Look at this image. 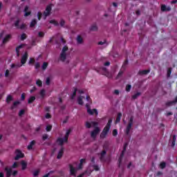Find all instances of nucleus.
Masks as SVG:
<instances>
[{"mask_svg": "<svg viewBox=\"0 0 177 177\" xmlns=\"http://www.w3.org/2000/svg\"><path fill=\"white\" fill-rule=\"evenodd\" d=\"M113 123V118H110L108 120V122L105 127L103 129L102 132L101 133L100 138L101 139H104L106 136H107V133H109V131H110V128H111V124Z\"/></svg>", "mask_w": 177, "mask_h": 177, "instance_id": "obj_1", "label": "nucleus"}, {"mask_svg": "<svg viewBox=\"0 0 177 177\" xmlns=\"http://www.w3.org/2000/svg\"><path fill=\"white\" fill-rule=\"evenodd\" d=\"M70 133H71V129L67 130L64 138H58L57 139V143H59V146H63L64 142L67 143V142H68V136H70Z\"/></svg>", "mask_w": 177, "mask_h": 177, "instance_id": "obj_2", "label": "nucleus"}, {"mask_svg": "<svg viewBox=\"0 0 177 177\" xmlns=\"http://www.w3.org/2000/svg\"><path fill=\"white\" fill-rule=\"evenodd\" d=\"M86 107L87 109V113L90 115H93L94 114H95V115H97V114H99V113L97 112V109H91V104L88 103L86 104Z\"/></svg>", "mask_w": 177, "mask_h": 177, "instance_id": "obj_3", "label": "nucleus"}, {"mask_svg": "<svg viewBox=\"0 0 177 177\" xmlns=\"http://www.w3.org/2000/svg\"><path fill=\"white\" fill-rule=\"evenodd\" d=\"M127 147H128V143L125 142L124 147H123V150L122 151V153L120 154V156L118 159V167L120 168V167H121V162H122V158L124 157V154H125V151H127Z\"/></svg>", "mask_w": 177, "mask_h": 177, "instance_id": "obj_4", "label": "nucleus"}, {"mask_svg": "<svg viewBox=\"0 0 177 177\" xmlns=\"http://www.w3.org/2000/svg\"><path fill=\"white\" fill-rule=\"evenodd\" d=\"M100 133V129L97 127H95L94 130L91 131V138H93V139H96V136H97V135H99Z\"/></svg>", "mask_w": 177, "mask_h": 177, "instance_id": "obj_5", "label": "nucleus"}, {"mask_svg": "<svg viewBox=\"0 0 177 177\" xmlns=\"http://www.w3.org/2000/svg\"><path fill=\"white\" fill-rule=\"evenodd\" d=\"M132 124H133V117H131L129 121V124L126 129V133L129 135V132H131V129L132 128Z\"/></svg>", "mask_w": 177, "mask_h": 177, "instance_id": "obj_6", "label": "nucleus"}, {"mask_svg": "<svg viewBox=\"0 0 177 177\" xmlns=\"http://www.w3.org/2000/svg\"><path fill=\"white\" fill-rule=\"evenodd\" d=\"M19 24H20V19H17L14 23L15 27H16V28L18 30H24V28H26V24H22L21 26Z\"/></svg>", "mask_w": 177, "mask_h": 177, "instance_id": "obj_7", "label": "nucleus"}, {"mask_svg": "<svg viewBox=\"0 0 177 177\" xmlns=\"http://www.w3.org/2000/svg\"><path fill=\"white\" fill-rule=\"evenodd\" d=\"M16 156L15 157V160H20V158H24V153L21 152L20 149H17L15 151Z\"/></svg>", "mask_w": 177, "mask_h": 177, "instance_id": "obj_8", "label": "nucleus"}, {"mask_svg": "<svg viewBox=\"0 0 177 177\" xmlns=\"http://www.w3.org/2000/svg\"><path fill=\"white\" fill-rule=\"evenodd\" d=\"M28 59V53L25 52L21 58V65L23 66L27 63V59Z\"/></svg>", "mask_w": 177, "mask_h": 177, "instance_id": "obj_9", "label": "nucleus"}, {"mask_svg": "<svg viewBox=\"0 0 177 177\" xmlns=\"http://www.w3.org/2000/svg\"><path fill=\"white\" fill-rule=\"evenodd\" d=\"M106 154H107V151L105 149L102 151L100 153V161H101V162H104L106 161V159L104 158V157H106Z\"/></svg>", "mask_w": 177, "mask_h": 177, "instance_id": "obj_10", "label": "nucleus"}, {"mask_svg": "<svg viewBox=\"0 0 177 177\" xmlns=\"http://www.w3.org/2000/svg\"><path fill=\"white\" fill-rule=\"evenodd\" d=\"M69 169H70V174L72 176H75L76 174H77V171H78L77 169V168L74 167V166H73V165L69 164Z\"/></svg>", "mask_w": 177, "mask_h": 177, "instance_id": "obj_11", "label": "nucleus"}, {"mask_svg": "<svg viewBox=\"0 0 177 177\" xmlns=\"http://www.w3.org/2000/svg\"><path fill=\"white\" fill-rule=\"evenodd\" d=\"M50 12H52V6L50 5H48L46 8V10L44 12L45 17H48V16L50 15Z\"/></svg>", "mask_w": 177, "mask_h": 177, "instance_id": "obj_12", "label": "nucleus"}, {"mask_svg": "<svg viewBox=\"0 0 177 177\" xmlns=\"http://www.w3.org/2000/svg\"><path fill=\"white\" fill-rule=\"evenodd\" d=\"M160 10L162 12H171V6H165V4H162L160 6Z\"/></svg>", "mask_w": 177, "mask_h": 177, "instance_id": "obj_13", "label": "nucleus"}, {"mask_svg": "<svg viewBox=\"0 0 177 177\" xmlns=\"http://www.w3.org/2000/svg\"><path fill=\"white\" fill-rule=\"evenodd\" d=\"M85 125L86 128H88L89 129L92 128V125H93V127H97L98 124L96 122H91V123L89 122H86Z\"/></svg>", "mask_w": 177, "mask_h": 177, "instance_id": "obj_14", "label": "nucleus"}, {"mask_svg": "<svg viewBox=\"0 0 177 177\" xmlns=\"http://www.w3.org/2000/svg\"><path fill=\"white\" fill-rule=\"evenodd\" d=\"M63 154H64V148L62 147L60 150L58 152V154L57 156V160H60L63 157Z\"/></svg>", "mask_w": 177, "mask_h": 177, "instance_id": "obj_15", "label": "nucleus"}, {"mask_svg": "<svg viewBox=\"0 0 177 177\" xmlns=\"http://www.w3.org/2000/svg\"><path fill=\"white\" fill-rule=\"evenodd\" d=\"M28 9H29V7L28 6H25V8H24V16L25 17H28V16H30V15H31V11H28Z\"/></svg>", "mask_w": 177, "mask_h": 177, "instance_id": "obj_16", "label": "nucleus"}, {"mask_svg": "<svg viewBox=\"0 0 177 177\" xmlns=\"http://www.w3.org/2000/svg\"><path fill=\"white\" fill-rule=\"evenodd\" d=\"M5 171L6 172V177L12 176V168L6 167Z\"/></svg>", "mask_w": 177, "mask_h": 177, "instance_id": "obj_17", "label": "nucleus"}, {"mask_svg": "<svg viewBox=\"0 0 177 177\" xmlns=\"http://www.w3.org/2000/svg\"><path fill=\"white\" fill-rule=\"evenodd\" d=\"M149 73H150V69L139 71L138 74L139 75H147Z\"/></svg>", "mask_w": 177, "mask_h": 177, "instance_id": "obj_18", "label": "nucleus"}, {"mask_svg": "<svg viewBox=\"0 0 177 177\" xmlns=\"http://www.w3.org/2000/svg\"><path fill=\"white\" fill-rule=\"evenodd\" d=\"M59 59L62 62H65L66 59H67V55L66 53H61L59 55Z\"/></svg>", "mask_w": 177, "mask_h": 177, "instance_id": "obj_19", "label": "nucleus"}, {"mask_svg": "<svg viewBox=\"0 0 177 177\" xmlns=\"http://www.w3.org/2000/svg\"><path fill=\"white\" fill-rule=\"evenodd\" d=\"M12 38V35H7L5 38L3 39V44H5L7 42H9L10 41V39Z\"/></svg>", "mask_w": 177, "mask_h": 177, "instance_id": "obj_20", "label": "nucleus"}, {"mask_svg": "<svg viewBox=\"0 0 177 177\" xmlns=\"http://www.w3.org/2000/svg\"><path fill=\"white\" fill-rule=\"evenodd\" d=\"M140 95H142V93H140V92H137L136 93L133 94L131 96V100H136V99H138V97H139V96H140Z\"/></svg>", "mask_w": 177, "mask_h": 177, "instance_id": "obj_21", "label": "nucleus"}, {"mask_svg": "<svg viewBox=\"0 0 177 177\" xmlns=\"http://www.w3.org/2000/svg\"><path fill=\"white\" fill-rule=\"evenodd\" d=\"M124 71H125V70H124V69H122V68H121L118 75L116 76V80H120V78H121V77H122V75L124 74Z\"/></svg>", "mask_w": 177, "mask_h": 177, "instance_id": "obj_22", "label": "nucleus"}, {"mask_svg": "<svg viewBox=\"0 0 177 177\" xmlns=\"http://www.w3.org/2000/svg\"><path fill=\"white\" fill-rule=\"evenodd\" d=\"M35 140H32L27 147L28 150H32V147L35 145Z\"/></svg>", "mask_w": 177, "mask_h": 177, "instance_id": "obj_23", "label": "nucleus"}, {"mask_svg": "<svg viewBox=\"0 0 177 177\" xmlns=\"http://www.w3.org/2000/svg\"><path fill=\"white\" fill-rule=\"evenodd\" d=\"M20 104V101H15L13 102L12 106H11V110H15Z\"/></svg>", "mask_w": 177, "mask_h": 177, "instance_id": "obj_24", "label": "nucleus"}, {"mask_svg": "<svg viewBox=\"0 0 177 177\" xmlns=\"http://www.w3.org/2000/svg\"><path fill=\"white\" fill-rule=\"evenodd\" d=\"M121 117H122V113L121 112H119L118 113L116 120H115V123L118 124V122H120L121 121Z\"/></svg>", "mask_w": 177, "mask_h": 177, "instance_id": "obj_25", "label": "nucleus"}, {"mask_svg": "<svg viewBox=\"0 0 177 177\" xmlns=\"http://www.w3.org/2000/svg\"><path fill=\"white\" fill-rule=\"evenodd\" d=\"M82 99H84V96H79L77 97V103L80 106H82V104H84V101L82 100Z\"/></svg>", "mask_w": 177, "mask_h": 177, "instance_id": "obj_26", "label": "nucleus"}, {"mask_svg": "<svg viewBox=\"0 0 177 177\" xmlns=\"http://www.w3.org/2000/svg\"><path fill=\"white\" fill-rule=\"evenodd\" d=\"M36 24H37V19H32L30 24V28H33V27H35Z\"/></svg>", "mask_w": 177, "mask_h": 177, "instance_id": "obj_27", "label": "nucleus"}, {"mask_svg": "<svg viewBox=\"0 0 177 177\" xmlns=\"http://www.w3.org/2000/svg\"><path fill=\"white\" fill-rule=\"evenodd\" d=\"M21 64H11V66H10V67H11V68H20V67H21Z\"/></svg>", "mask_w": 177, "mask_h": 177, "instance_id": "obj_28", "label": "nucleus"}, {"mask_svg": "<svg viewBox=\"0 0 177 177\" xmlns=\"http://www.w3.org/2000/svg\"><path fill=\"white\" fill-rule=\"evenodd\" d=\"M35 101V96H31L29 97L28 100V104H31V103L34 102Z\"/></svg>", "mask_w": 177, "mask_h": 177, "instance_id": "obj_29", "label": "nucleus"}, {"mask_svg": "<svg viewBox=\"0 0 177 177\" xmlns=\"http://www.w3.org/2000/svg\"><path fill=\"white\" fill-rule=\"evenodd\" d=\"M12 100H13V97H12V95H8L6 100V103L9 104V103L12 102Z\"/></svg>", "mask_w": 177, "mask_h": 177, "instance_id": "obj_30", "label": "nucleus"}, {"mask_svg": "<svg viewBox=\"0 0 177 177\" xmlns=\"http://www.w3.org/2000/svg\"><path fill=\"white\" fill-rule=\"evenodd\" d=\"M127 66H128V59H127L124 62V63H123V64L122 66V70H125L127 68Z\"/></svg>", "mask_w": 177, "mask_h": 177, "instance_id": "obj_31", "label": "nucleus"}, {"mask_svg": "<svg viewBox=\"0 0 177 177\" xmlns=\"http://www.w3.org/2000/svg\"><path fill=\"white\" fill-rule=\"evenodd\" d=\"M176 143V136H173V140L171 142V147H175V145Z\"/></svg>", "mask_w": 177, "mask_h": 177, "instance_id": "obj_32", "label": "nucleus"}, {"mask_svg": "<svg viewBox=\"0 0 177 177\" xmlns=\"http://www.w3.org/2000/svg\"><path fill=\"white\" fill-rule=\"evenodd\" d=\"M77 44H82L84 42V39H82V37L78 35L77 38Z\"/></svg>", "mask_w": 177, "mask_h": 177, "instance_id": "obj_33", "label": "nucleus"}, {"mask_svg": "<svg viewBox=\"0 0 177 177\" xmlns=\"http://www.w3.org/2000/svg\"><path fill=\"white\" fill-rule=\"evenodd\" d=\"M90 31H97V26H96L95 24L92 25L90 28Z\"/></svg>", "mask_w": 177, "mask_h": 177, "instance_id": "obj_34", "label": "nucleus"}, {"mask_svg": "<svg viewBox=\"0 0 177 177\" xmlns=\"http://www.w3.org/2000/svg\"><path fill=\"white\" fill-rule=\"evenodd\" d=\"M21 165H22V170L24 171V169L27 168V163L24 160H22Z\"/></svg>", "mask_w": 177, "mask_h": 177, "instance_id": "obj_35", "label": "nucleus"}, {"mask_svg": "<svg viewBox=\"0 0 177 177\" xmlns=\"http://www.w3.org/2000/svg\"><path fill=\"white\" fill-rule=\"evenodd\" d=\"M46 91L45 89H42L40 91V96L41 97L42 99H44V97H45V95H46Z\"/></svg>", "mask_w": 177, "mask_h": 177, "instance_id": "obj_36", "label": "nucleus"}, {"mask_svg": "<svg viewBox=\"0 0 177 177\" xmlns=\"http://www.w3.org/2000/svg\"><path fill=\"white\" fill-rule=\"evenodd\" d=\"M172 73V68H169L167 69V78H169L171 77V74Z\"/></svg>", "mask_w": 177, "mask_h": 177, "instance_id": "obj_37", "label": "nucleus"}, {"mask_svg": "<svg viewBox=\"0 0 177 177\" xmlns=\"http://www.w3.org/2000/svg\"><path fill=\"white\" fill-rule=\"evenodd\" d=\"M77 91H78V89H75V91H73V93L71 96V99L72 100H74V97H75V96H77Z\"/></svg>", "mask_w": 177, "mask_h": 177, "instance_id": "obj_38", "label": "nucleus"}, {"mask_svg": "<svg viewBox=\"0 0 177 177\" xmlns=\"http://www.w3.org/2000/svg\"><path fill=\"white\" fill-rule=\"evenodd\" d=\"M23 48V44H21L19 46H18L16 48V53H20V49H21Z\"/></svg>", "mask_w": 177, "mask_h": 177, "instance_id": "obj_39", "label": "nucleus"}, {"mask_svg": "<svg viewBox=\"0 0 177 177\" xmlns=\"http://www.w3.org/2000/svg\"><path fill=\"white\" fill-rule=\"evenodd\" d=\"M94 171H100V167H99V165H92Z\"/></svg>", "mask_w": 177, "mask_h": 177, "instance_id": "obj_40", "label": "nucleus"}, {"mask_svg": "<svg viewBox=\"0 0 177 177\" xmlns=\"http://www.w3.org/2000/svg\"><path fill=\"white\" fill-rule=\"evenodd\" d=\"M46 131L47 132H50L52 131V125L50 124L47 125L46 127Z\"/></svg>", "mask_w": 177, "mask_h": 177, "instance_id": "obj_41", "label": "nucleus"}, {"mask_svg": "<svg viewBox=\"0 0 177 177\" xmlns=\"http://www.w3.org/2000/svg\"><path fill=\"white\" fill-rule=\"evenodd\" d=\"M24 39H27V35L26 33H23L21 35V41H24Z\"/></svg>", "mask_w": 177, "mask_h": 177, "instance_id": "obj_42", "label": "nucleus"}, {"mask_svg": "<svg viewBox=\"0 0 177 177\" xmlns=\"http://www.w3.org/2000/svg\"><path fill=\"white\" fill-rule=\"evenodd\" d=\"M50 24H54V26H59V22H57L56 20H50Z\"/></svg>", "mask_w": 177, "mask_h": 177, "instance_id": "obj_43", "label": "nucleus"}, {"mask_svg": "<svg viewBox=\"0 0 177 177\" xmlns=\"http://www.w3.org/2000/svg\"><path fill=\"white\" fill-rule=\"evenodd\" d=\"M160 167L161 169H164V168H165V167H167V163H165V162H162L160 163Z\"/></svg>", "mask_w": 177, "mask_h": 177, "instance_id": "obj_44", "label": "nucleus"}, {"mask_svg": "<svg viewBox=\"0 0 177 177\" xmlns=\"http://www.w3.org/2000/svg\"><path fill=\"white\" fill-rule=\"evenodd\" d=\"M34 63H35V59L30 58V60L28 62V64L30 66V64H34Z\"/></svg>", "mask_w": 177, "mask_h": 177, "instance_id": "obj_45", "label": "nucleus"}, {"mask_svg": "<svg viewBox=\"0 0 177 177\" xmlns=\"http://www.w3.org/2000/svg\"><path fill=\"white\" fill-rule=\"evenodd\" d=\"M38 37H39V38H44V37H45V32H38Z\"/></svg>", "mask_w": 177, "mask_h": 177, "instance_id": "obj_46", "label": "nucleus"}, {"mask_svg": "<svg viewBox=\"0 0 177 177\" xmlns=\"http://www.w3.org/2000/svg\"><path fill=\"white\" fill-rule=\"evenodd\" d=\"M42 70H45L46 68H48V63L47 62H44L43 65L41 66Z\"/></svg>", "mask_w": 177, "mask_h": 177, "instance_id": "obj_47", "label": "nucleus"}, {"mask_svg": "<svg viewBox=\"0 0 177 177\" xmlns=\"http://www.w3.org/2000/svg\"><path fill=\"white\" fill-rule=\"evenodd\" d=\"M36 85H37V86H42V81H41V80H37L36 82Z\"/></svg>", "mask_w": 177, "mask_h": 177, "instance_id": "obj_48", "label": "nucleus"}, {"mask_svg": "<svg viewBox=\"0 0 177 177\" xmlns=\"http://www.w3.org/2000/svg\"><path fill=\"white\" fill-rule=\"evenodd\" d=\"M112 135L113 136H117V135H118V130L113 129L112 131Z\"/></svg>", "mask_w": 177, "mask_h": 177, "instance_id": "obj_49", "label": "nucleus"}, {"mask_svg": "<svg viewBox=\"0 0 177 177\" xmlns=\"http://www.w3.org/2000/svg\"><path fill=\"white\" fill-rule=\"evenodd\" d=\"M67 50H68V47H67V46H65L63 47L62 53H66V52H67Z\"/></svg>", "mask_w": 177, "mask_h": 177, "instance_id": "obj_50", "label": "nucleus"}, {"mask_svg": "<svg viewBox=\"0 0 177 177\" xmlns=\"http://www.w3.org/2000/svg\"><path fill=\"white\" fill-rule=\"evenodd\" d=\"M37 19H38V20H41V19H42V12H38Z\"/></svg>", "mask_w": 177, "mask_h": 177, "instance_id": "obj_51", "label": "nucleus"}, {"mask_svg": "<svg viewBox=\"0 0 177 177\" xmlns=\"http://www.w3.org/2000/svg\"><path fill=\"white\" fill-rule=\"evenodd\" d=\"M86 102H88V103H92V100L91 99V96H89V95H86Z\"/></svg>", "mask_w": 177, "mask_h": 177, "instance_id": "obj_52", "label": "nucleus"}, {"mask_svg": "<svg viewBox=\"0 0 177 177\" xmlns=\"http://www.w3.org/2000/svg\"><path fill=\"white\" fill-rule=\"evenodd\" d=\"M38 175H39V170H35L33 172V176L37 177V176H38Z\"/></svg>", "mask_w": 177, "mask_h": 177, "instance_id": "obj_53", "label": "nucleus"}, {"mask_svg": "<svg viewBox=\"0 0 177 177\" xmlns=\"http://www.w3.org/2000/svg\"><path fill=\"white\" fill-rule=\"evenodd\" d=\"M41 67V64H39V62H37L35 64V68L36 70H38V68H39Z\"/></svg>", "mask_w": 177, "mask_h": 177, "instance_id": "obj_54", "label": "nucleus"}, {"mask_svg": "<svg viewBox=\"0 0 177 177\" xmlns=\"http://www.w3.org/2000/svg\"><path fill=\"white\" fill-rule=\"evenodd\" d=\"M59 24L61 27H64V24H66V21H64V19H61Z\"/></svg>", "mask_w": 177, "mask_h": 177, "instance_id": "obj_55", "label": "nucleus"}, {"mask_svg": "<svg viewBox=\"0 0 177 177\" xmlns=\"http://www.w3.org/2000/svg\"><path fill=\"white\" fill-rule=\"evenodd\" d=\"M24 113H26V111H24V109L20 110L19 113V117H21V115H24Z\"/></svg>", "mask_w": 177, "mask_h": 177, "instance_id": "obj_56", "label": "nucleus"}, {"mask_svg": "<svg viewBox=\"0 0 177 177\" xmlns=\"http://www.w3.org/2000/svg\"><path fill=\"white\" fill-rule=\"evenodd\" d=\"M50 78L47 77L46 80V85H50Z\"/></svg>", "mask_w": 177, "mask_h": 177, "instance_id": "obj_57", "label": "nucleus"}, {"mask_svg": "<svg viewBox=\"0 0 177 177\" xmlns=\"http://www.w3.org/2000/svg\"><path fill=\"white\" fill-rule=\"evenodd\" d=\"M48 134H44L42 136V140L45 141V140H46V139H48Z\"/></svg>", "mask_w": 177, "mask_h": 177, "instance_id": "obj_58", "label": "nucleus"}, {"mask_svg": "<svg viewBox=\"0 0 177 177\" xmlns=\"http://www.w3.org/2000/svg\"><path fill=\"white\" fill-rule=\"evenodd\" d=\"M82 165H83V164H81V162H80L77 167V170L80 171V170L82 169Z\"/></svg>", "mask_w": 177, "mask_h": 177, "instance_id": "obj_59", "label": "nucleus"}, {"mask_svg": "<svg viewBox=\"0 0 177 177\" xmlns=\"http://www.w3.org/2000/svg\"><path fill=\"white\" fill-rule=\"evenodd\" d=\"M26 100V93H23L21 95V100Z\"/></svg>", "mask_w": 177, "mask_h": 177, "instance_id": "obj_60", "label": "nucleus"}, {"mask_svg": "<svg viewBox=\"0 0 177 177\" xmlns=\"http://www.w3.org/2000/svg\"><path fill=\"white\" fill-rule=\"evenodd\" d=\"M45 117H46V118L47 120H49V118H52V115H50L49 113H47L46 114Z\"/></svg>", "mask_w": 177, "mask_h": 177, "instance_id": "obj_61", "label": "nucleus"}, {"mask_svg": "<svg viewBox=\"0 0 177 177\" xmlns=\"http://www.w3.org/2000/svg\"><path fill=\"white\" fill-rule=\"evenodd\" d=\"M45 111H46L47 113H49V111H50V106H46L44 109Z\"/></svg>", "mask_w": 177, "mask_h": 177, "instance_id": "obj_62", "label": "nucleus"}, {"mask_svg": "<svg viewBox=\"0 0 177 177\" xmlns=\"http://www.w3.org/2000/svg\"><path fill=\"white\" fill-rule=\"evenodd\" d=\"M5 77L6 78H8V77H9V70H8V69L6 71Z\"/></svg>", "mask_w": 177, "mask_h": 177, "instance_id": "obj_63", "label": "nucleus"}, {"mask_svg": "<svg viewBox=\"0 0 177 177\" xmlns=\"http://www.w3.org/2000/svg\"><path fill=\"white\" fill-rule=\"evenodd\" d=\"M132 88V86L131 84H127L126 86V89H131Z\"/></svg>", "mask_w": 177, "mask_h": 177, "instance_id": "obj_64", "label": "nucleus"}]
</instances>
